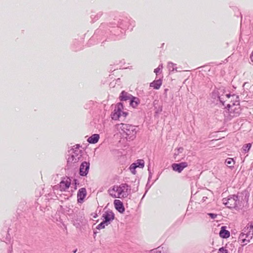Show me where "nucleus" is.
Wrapping results in <instances>:
<instances>
[{
    "label": "nucleus",
    "mask_w": 253,
    "mask_h": 253,
    "mask_svg": "<svg viewBox=\"0 0 253 253\" xmlns=\"http://www.w3.org/2000/svg\"><path fill=\"white\" fill-rule=\"evenodd\" d=\"M247 230H248L247 235H249L253 237V225L252 224H248L247 225Z\"/></svg>",
    "instance_id": "nucleus-20"
},
{
    "label": "nucleus",
    "mask_w": 253,
    "mask_h": 253,
    "mask_svg": "<svg viewBox=\"0 0 253 253\" xmlns=\"http://www.w3.org/2000/svg\"><path fill=\"white\" fill-rule=\"evenodd\" d=\"M163 80L159 79L154 80L153 82L150 84V86L153 87L155 89H159L162 85Z\"/></svg>",
    "instance_id": "nucleus-14"
},
{
    "label": "nucleus",
    "mask_w": 253,
    "mask_h": 253,
    "mask_svg": "<svg viewBox=\"0 0 253 253\" xmlns=\"http://www.w3.org/2000/svg\"><path fill=\"white\" fill-rule=\"evenodd\" d=\"M108 225V224H107L105 222L103 221L102 222H101L100 224H99L97 225V228L98 229H103V228H105V227L106 226H107Z\"/></svg>",
    "instance_id": "nucleus-24"
},
{
    "label": "nucleus",
    "mask_w": 253,
    "mask_h": 253,
    "mask_svg": "<svg viewBox=\"0 0 253 253\" xmlns=\"http://www.w3.org/2000/svg\"><path fill=\"white\" fill-rule=\"evenodd\" d=\"M218 253H228V251L225 248H221L219 249Z\"/></svg>",
    "instance_id": "nucleus-25"
},
{
    "label": "nucleus",
    "mask_w": 253,
    "mask_h": 253,
    "mask_svg": "<svg viewBox=\"0 0 253 253\" xmlns=\"http://www.w3.org/2000/svg\"><path fill=\"white\" fill-rule=\"evenodd\" d=\"M77 251V249H76V250L74 251V253H76Z\"/></svg>",
    "instance_id": "nucleus-30"
},
{
    "label": "nucleus",
    "mask_w": 253,
    "mask_h": 253,
    "mask_svg": "<svg viewBox=\"0 0 253 253\" xmlns=\"http://www.w3.org/2000/svg\"><path fill=\"white\" fill-rule=\"evenodd\" d=\"M251 60L252 62H253V52H252V54L250 57Z\"/></svg>",
    "instance_id": "nucleus-29"
},
{
    "label": "nucleus",
    "mask_w": 253,
    "mask_h": 253,
    "mask_svg": "<svg viewBox=\"0 0 253 253\" xmlns=\"http://www.w3.org/2000/svg\"><path fill=\"white\" fill-rule=\"evenodd\" d=\"M150 253H165V251L162 248L159 247L156 249L151 250Z\"/></svg>",
    "instance_id": "nucleus-22"
},
{
    "label": "nucleus",
    "mask_w": 253,
    "mask_h": 253,
    "mask_svg": "<svg viewBox=\"0 0 253 253\" xmlns=\"http://www.w3.org/2000/svg\"><path fill=\"white\" fill-rule=\"evenodd\" d=\"M187 166V162H181L180 163H174L172 165L171 167L174 171L180 173Z\"/></svg>",
    "instance_id": "nucleus-8"
},
{
    "label": "nucleus",
    "mask_w": 253,
    "mask_h": 253,
    "mask_svg": "<svg viewBox=\"0 0 253 253\" xmlns=\"http://www.w3.org/2000/svg\"><path fill=\"white\" fill-rule=\"evenodd\" d=\"M252 147V144L251 143H248L244 145L243 147V150L245 152H248Z\"/></svg>",
    "instance_id": "nucleus-23"
},
{
    "label": "nucleus",
    "mask_w": 253,
    "mask_h": 253,
    "mask_svg": "<svg viewBox=\"0 0 253 253\" xmlns=\"http://www.w3.org/2000/svg\"><path fill=\"white\" fill-rule=\"evenodd\" d=\"M99 139V135L98 134H94L87 139V141L91 144L96 143Z\"/></svg>",
    "instance_id": "nucleus-17"
},
{
    "label": "nucleus",
    "mask_w": 253,
    "mask_h": 253,
    "mask_svg": "<svg viewBox=\"0 0 253 253\" xmlns=\"http://www.w3.org/2000/svg\"><path fill=\"white\" fill-rule=\"evenodd\" d=\"M127 186L125 184H122L119 186H114L109 191L112 197L122 198L127 196Z\"/></svg>",
    "instance_id": "nucleus-1"
},
{
    "label": "nucleus",
    "mask_w": 253,
    "mask_h": 253,
    "mask_svg": "<svg viewBox=\"0 0 253 253\" xmlns=\"http://www.w3.org/2000/svg\"><path fill=\"white\" fill-rule=\"evenodd\" d=\"M102 217L104 218L103 221L107 224H109L110 221H112L114 219V213L111 211L105 212L103 214Z\"/></svg>",
    "instance_id": "nucleus-12"
},
{
    "label": "nucleus",
    "mask_w": 253,
    "mask_h": 253,
    "mask_svg": "<svg viewBox=\"0 0 253 253\" xmlns=\"http://www.w3.org/2000/svg\"><path fill=\"white\" fill-rule=\"evenodd\" d=\"M86 195V191L84 188H82L79 189L78 192L77 197L78 201L82 203Z\"/></svg>",
    "instance_id": "nucleus-11"
},
{
    "label": "nucleus",
    "mask_w": 253,
    "mask_h": 253,
    "mask_svg": "<svg viewBox=\"0 0 253 253\" xmlns=\"http://www.w3.org/2000/svg\"><path fill=\"white\" fill-rule=\"evenodd\" d=\"M208 215L212 219H214L217 217V214L214 213H208Z\"/></svg>",
    "instance_id": "nucleus-26"
},
{
    "label": "nucleus",
    "mask_w": 253,
    "mask_h": 253,
    "mask_svg": "<svg viewBox=\"0 0 253 253\" xmlns=\"http://www.w3.org/2000/svg\"><path fill=\"white\" fill-rule=\"evenodd\" d=\"M116 209L120 213H123L125 211V208L123 203L119 200H115L114 202Z\"/></svg>",
    "instance_id": "nucleus-13"
},
{
    "label": "nucleus",
    "mask_w": 253,
    "mask_h": 253,
    "mask_svg": "<svg viewBox=\"0 0 253 253\" xmlns=\"http://www.w3.org/2000/svg\"><path fill=\"white\" fill-rule=\"evenodd\" d=\"M231 97L234 98L235 96L234 95L231 96L229 94H226L225 95L222 94L219 97V99L222 103L223 105H225L226 104H225V103L226 101H227V99H230Z\"/></svg>",
    "instance_id": "nucleus-18"
},
{
    "label": "nucleus",
    "mask_w": 253,
    "mask_h": 253,
    "mask_svg": "<svg viewBox=\"0 0 253 253\" xmlns=\"http://www.w3.org/2000/svg\"><path fill=\"white\" fill-rule=\"evenodd\" d=\"M225 163L227 166L231 167L234 165L235 162L233 158H229L226 160Z\"/></svg>",
    "instance_id": "nucleus-21"
},
{
    "label": "nucleus",
    "mask_w": 253,
    "mask_h": 253,
    "mask_svg": "<svg viewBox=\"0 0 253 253\" xmlns=\"http://www.w3.org/2000/svg\"><path fill=\"white\" fill-rule=\"evenodd\" d=\"M177 150L179 152H182L183 150V148L182 147H180V148H178Z\"/></svg>",
    "instance_id": "nucleus-28"
},
{
    "label": "nucleus",
    "mask_w": 253,
    "mask_h": 253,
    "mask_svg": "<svg viewBox=\"0 0 253 253\" xmlns=\"http://www.w3.org/2000/svg\"><path fill=\"white\" fill-rule=\"evenodd\" d=\"M237 104L235 103H227L226 104L227 107L228 108L230 115L232 117H237L239 115L241 112V108L239 103L236 101Z\"/></svg>",
    "instance_id": "nucleus-5"
},
{
    "label": "nucleus",
    "mask_w": 253,
    "mask_h": 253,
    "mask_svg": "<svg viewBox=\"0 0 253 253\" xmlns=\"http://www.w3.org/2000/svg\"><path fill=\"white\" fill-rule=\"evenodd\" d=\"M222 202L229 209L236 208L239 203L238 197L235 195L230 196L228 198H224Z\"/></svg>",
    "instance_id": "nucleus-4"
},
{
    "label": "nucleus",
    "mask_w": 253,
    "mask_h": 253,
    "mask_svg": "<svg viewBox=\"0 0 253 253\" xmlns=\"http://www.w3.org/2000/svg\"><path fill=\"white\" fill-rule=\"evenodd\" d=\"M144 161L143 160H137L135 163L132 164L129 167L130 170L133 174L136 173L135 169L137 168H143L144 167Z\"/></svg>",
    "instance_id": "nucleus-6"
},
{
    "label": "nucleus",
    "mask_w": 253,
    "mask_h": 253,
    "mask_svg": "<svg viewBox=\"0 0 253 253\" xmlns=\"http://www.w3.org/2000/svg\"><path fill=\"white\" fill-rule=\"evenodd\" d=\"M120 128L126 135L127 139L132 140L135 138L136 131L134 126L129 124H121Z\"/></svg>",
    "instance_id": "nucleus-2"
},
{
    "label": "nucleus",
    "mask_w": 253,
    "mask_h": 253,
    "mask_svg": "<svg viewBox=\"0 0 253 253\" xmlns=\"http://www.w3.org/2000/svg\"><path fill=\"white\" fill-rule=\"evenodd\" d=\"M89 163L84 162L82 163L80 168V174L82 176H86L89 169Z\"/></svg>",
    "instance_id": "nucleus-9"
},
{
    "label": "nucleus",
    "mask_w": 253,
    "mask_h": 253,
    "mask_svg": "<svg viewBox=\"0 0 253 253\" xmlns=\"http://www.w3.org/2000/svg\"><path fill=\"white\" fill-rule=\"evenodd\" d=\"M123 109L124 106L122 103H119L117 104L114 111L111 114L112 119L114 120H118L121 117H123L125 118L128 115V113L123 111Z\"/></svg>",
    "instance_id": "nucleus-3"
},
{
    "label": "nucleus",
    "mask_w": 253,
    "mask_h": 253,
    "mask_svg": "<svg viewBox=\"0 0 253 253\" xmlns=\"http://www.w3.org/2000/svg\"><path fill=\"white\" fill-rule=\"evenodd\" d=\"M160 69H160L159 67H158V68H156V69H155L154 70V72H155L156 74H157L160 72Z\"/></svg>",
    "instance_id": "nucleus-27"
},
{
    "label": "nucleus",
    "mask_w": 253,
    "mask_h": 253,
    "mask_svg": "<svg viewBox=\"0 0 253 253\" xmlns=\"http://www.w3.org/2000/svg\"><path fill=\"white\" fill-rule=\"evenodd\" d=\"M226 227L222 226L219 232V235L221 238H227L230 236V232L225 229Z\"/></svg>",
    "instance_id": "nucleus-16"
},
{
    "label": "nucleus",
    "mask_w": 253,
    "mask_h": 253,
    "mask_svg": "<svg viewBox=\"0 0 253 253\" xmlns=\"http://www.w3.org/2000/svg\"><path fill=\"white\" fill-rule=\"evenodd\" d=\"M71 184V180L69 178H64L59 184V188L61 191H66L69 189Z\"/></svg>",
    "instance_id": "nucleus-7"
},
{
    "label": "nucleus",
    "mask_w": 253,
    "mask_h": 253,
    "mask_svg": "<svg viewBox=\"0 0 253 253\" xmlns=\"http://www.w3.org/2000/svg\"><path fill=\"white\" fill-rule=\"evenodd\" d=\"M130 100V105L133 107H136L139 102V99L133 96L132 97Z\"/></svg>",
    "instance_id": "nucleus-19"
},
{
    "label": "nucleus",
    "mask_w": 253,
    "mask_h": 253,
    "mask_svg": "<svg viewBox=\"0 0 253 253\" xmlns=\"http://www.w3.org/2000/svg\"><path fill=\"white\" fill-rule=\"evenodd\" d=\"M252 236L247 234L242 233L239 236V240L243 245H246L250 243V240L252 239Z\"/></svg>",
    "instance_id": "nucleus-10"
},
{
    "label": "nucleus",
    "mask_w": 253,
    "mask_h": 253,
    "mask_svg": "<svg viewBox=\"0 0 253 253\" xmlns=\"http://www.w3.org/2000/svg\"><path fill=\"white\" fill-rule=\"evenodd\" d=\"M132 96L130 94L128 93L127 92L125 91H123L120 95V99L121 101H126L128 100H130L132 98Z\"/></svg>",
    "instance_id": "nucleus-15"
}]
</instances>
